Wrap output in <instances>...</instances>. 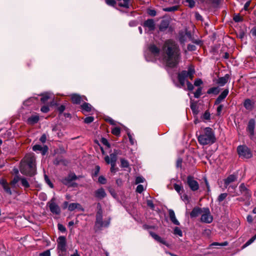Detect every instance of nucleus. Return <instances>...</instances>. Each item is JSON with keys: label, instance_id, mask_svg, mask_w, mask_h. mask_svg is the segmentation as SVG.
Returning a JSON list of instances; mask_svg holds the SVG:
<instances>
[{"label": "nucleus", "instance_id": "1", "mask_svg": "<svg viewBox=\"0 0 256 256\" xmlns=\"http://www.w3.org/2000/svg\"><path fill=\"white\" fill-rule=\"evenodd\" d=\"M147 61L158 60L170 68L176 66L180 60V52L178 45L172 40L165 42L162 50L154 44H150L148 52L145 54Z\"/></svg>", "mask_w": 256, "mask_h": 256}, {"label": "nucleus", "instance_id": "2", "mask_svg": "<svg viewBox=\"0 0 256 256\" xmlns=\"http://www.w3.org/2000/svg\"><path fill=\"white\" fill-rule=\"evenodd\" d=\"M20 170L22 174L29 176L36 174L35 158L32 154L25 156L21 162Z\"/></svg>", "mask_w": 256, "mask_h": 256}, {"label": "nucleus", "instance_id": "3", "mask_svg": "<svg viewBox=\"0 0 256 256\" xmlns=\"http://www.w3.org/2000/svg\"><path fill=\"white\" fill-rule=\"evenodd\" d=\"M198 141L202 145H206L215 142L214 132L210 128H204L198 136Z\"/></svg>", "mask_w": 256, "mask_h": 256}, {"label": "nucleus", "instance_id": "4", "mask_svg": "<svg viewBox=\"0 0 256 256\" xmlns=\"http://www.w3.org/2000/svg\"><path fill=\"white\" fill-rule=\"evenodd\" d=\"M194 73L195 71L194 68L193 66H190L188 70H183L178 74V80L182 86H184L186 78H189L192 80L194 77Z\"/></svg>", "mask_w": 256, "mask_h": 256}, {"label": "nucleus", "instance_id": "5", "mask_svg": "<svg viewBox=\"0 0 256 256\" xmlns=\"http://www.w3.org/2000/svg\"><path fill=\"white\" fill-rule=\"evenodd\" d=\"M239 156L244 158H249L252 157V154L249 148L245 146H240L237 148Z\"/></svg>", "mask_w": 256, "mask_h": 256}, {"label": "nucleus", "instance_id": "6", "mask_svg": "<svg viewBox=\"0 0 256 256\" xmlns=\"http://www.w3.org/2000/svg\"><path fill=\"white\" fill-rule=\"evenodd\" d=\"M213 218L208 208H203L202 213L201 221L204 223L210 224L212 222Z\"/></svg>", "mask_w": 256, "mask_h": 256}, {"label": "nucleus", "instance_id": "7", "mask_svg": "<svg viewBox=\"0 0 256 256\" xmlns=\"http://www.w3.org/2000/svg\"><path fill=\"white\" fill-rule=\"evenodd\" d=\"M58 249L60 255H62L66 251V240L64 236H60L58 240Z\"/></svg>", "mask_w": 256, "mask_h": 256}, {"label": "nucleus", "instance_id": "8", "mask_svg": "<svg viewBox=\"0 0 256 256\" xmlns=\"http://www.w3.org/2000/svg\"><path fill=\"white\" fill-rule=\"evenodd\" d=\"M120 154L119 150H114V152L110 154V156H106L104 158V160L107 164H116L118 155Z\"/></svg>", "mask_w": 256, "mask_h": 256}, {"label": "nucleus", "instance_id": "9", "mask_svg": "<svg viewBox=\"0 0 256 256\" xmlns=\"http://www.w3.org/2000/svg\"><path fill=\"white\" fill-rule=\"evenodd\" d=\"M187 184L190 190L192 191H196L199 188L198 183L192 176H188Z\"/></svg>", "mask_w": 256, "mask_h": 256}, {"label": "nucleus", "instance_id": "10", "mask_svg": "<svg viewBox=\"0 0 256 256\" xmlns=\"http://www.w3.org/2000/svg\"><path fill=\"white\" fill-rule=\"evenodd\" d=\"M49 208L50 212L54 214H60V210L54 201L52 200L48 202Z\"/></svg>", "mask_w": 256, "mask_h": 256}, {"label": "nucleus", "instance_id": "11", "mask_svg": "<svg viewBox=\"0 0 256 256\" xmlns=\"http://www.w3.org/2000/svg\"><path fill=\"white\" fill-rule=\"evenodd\" d=\"M238 177L234 174L229 176L226 178L224 180V186L227 188L229 185L234 183L237 181Z\"/></svg>", "mask_w": 256, "mask_h": 256}, {"label": "nucleus", "instance_id": "12", "mask_svg": "<svg viewBox=\"0 0 256 256\" xmlns=\"http://www.w3.org/2000/svg\"><path fill=\"white\" fill-rule=\"evenodd\" d=\"M110 224L108 220L103 221L101 216L97 214V229L107 227Z\"/></svg>", "mask_w": 256, "mask_h": 256}, {"label": "nucleus", "instance_id": "13", "mask_svg": "<svg viewBox=\"0 0 256 256\" xmlns=\"http://www.w3.org/2000/svg\"><path fill=\"white\" fill-rule=\"evenodd\" d=\"M71 100L74 104H80L84 100H86L84 96H80L77 94H72L70 96Z\"/></svg>", "mask_w": 256, "mask_h": 256}, {"label": "nucleus", "instance_id": "14", "mask_svg": "<svg viewBox=\"0 0 256 256\" xmlns=\"http://www.w3.org/2000/svg\"><path fill=\"white\" fill-rule=\"evenodd\" d=\"M143 26L148 28L150 31H152L155 28V23L152 19H148L144 22Z\"/></svg>", "mask_w": 256, "mask_h": 256}, {"label": "nucleus", "instance_id": "15", "mask_svg": "<svg viewBox=\"0 0 256 256\" xmlns=\"http://www.w3.org/2000/svg\"><path fill=\"white\" fill-rule=\"evenodd\" d=\"M76 179V176L74 174H70L67 177L62 180V182L66 185L70 186L72 181Z\"/></svg>", "mask_w": 256, "mask_h": 256}, {"label": "nucleus", "instance_id": "16", "mask_svg": "<svg viewBox=\"0 0 256 256\" xmlns=\"http://www.w3.org/2000/svg\"><path fill=\"white\" fill-rule=\"evenodd\" d=\"M240 192V194L244 196L246 198H248L250 196L251 194L249 191V190L246 186L245 184L242 183L240 184L239 186Z\"/></svg>", "mask_w": 256, "mask_h": 256}, {"label": "nucleus", "instance_id": "17", "mask_svg": "<svg viewBox=\"0 0 256 256\" xmlns=\"http://www.w3.org/2000/svg\"><path fill=\"white\" fill-rule=\"evenodd\" d=\"M229 90L228 89H225L218 96L215 101V104H220L228 96Z\"/></svg>", "mask_w": 256, "mask_h": 256}, {"label": "nucleus", "instance_id": "18", "mask_svg": "<svg viewBox=\"0 0 256 256\" xmlns=\"http://www.w3.org/2000/svg\"><path fill=\"white\" fill-rule=\"evenodd\" d=\"M254 127H255L254 120V119L250 120L248 122V124L247 130L249 132L251 136H252L254 135Z\"/></svg>", "mask_w": 256, "mask_h": 256}, {"label": "nucleus", "instance_id": "19", "mask_svg": "<svg viewBox=\"0 0 256 256\" xmlns=\"http://www.w3.org/2000/svg\"><path fill=\"white\" fill-rule=\"evenodd\" d=\"M32 150L35 152L40 151L42 152V155H44L48 150V148L46 146L42 147L40 145L36 144L33 146Z\"/></svg>", "mask_w": 256, "mask_h": 256}, {"label": "nucleus", "instance_id": "20", "mask_svg": "<svg viewBox=\"0 0 256 256\" xmlns=\"http://www.w3.org/2000/svg\"><path fill=\"white\" fill-rule=\"evenodd\" d=\"M0 184L2 186L4 190L6 192L9 194H12L10 188L6 180L4 179H1L0 180Z\"/></svg>", "mask_w": 256, "mask_h": 256}, {"label": "nucleus", "instance_id": "21", "mask_svg": "<svg viewBox=\"0 0 256 256\" xmlns=\"http://www.w3.org/2000/svg\"><path fill=\"white\" fill-rule=\"evenodd\" d=\"M150 234L157 242L168 246L166 242L156 234L150 232Z\"/></svg>", "mask_w": 256, "mask_h": 256}, {"label": "nucleus", "instance_id": "22", "mask_svg": "<svg viewBox=\"0 0 256 256\" xmlns=\"http://www.w3.org/2000/svg\"><path fill=\"white\" fill-rule=\"evenodd\" d=\"M229 78L228 74H226L224 76L218 78L217 83L220 86H223L228 82Z\"/></svg>", "mask_w": 256, "mask_h": 256}, {"label": "nucleus", "instance_id": "23", "mask_svg": "<svg viewBox=\"0 0 256 256\" xmlns=\"http://www.w3.org/2000/svg\"><path fill=\"white\" fill-rule=\"evenodd\" d=\"M203 211V209H201L198 207H196L194 208L192 210L190 214V216L191 218H196L198 216L199 214H202Z\"/></svg>", "mask_w": 256, "mask_h": 256}, {"label": "nucleus", "instance_id": "24", "mask_svg": "<svg viewBox=\"0 0 256 256\" xmlns=\"http://www.w3.org/2000/svg\"><path fill=\"white\" fill-rule=\"evenodd\" d=\"M81 108L84 113L90 112L92 110V106L88 103L84 102L81 105Z\"/></svg>", "mask_w": 256, "mask_h": 256}, {"label": "nucleus", "instance_id": "25", "mask_svg": "<svg viewBox=\"0 0 256 256\" xmlns=\"http://www.w3.org/2000/svg\"><path fill=\"white\" fill-rule=\"evenodd\" d=\"M168 213H169L170 218L171 221L174 224L179 225L180 224V222H178V221L176 218V217L174 211L173 210H168Z\"/></svg>", "mask_w": 256, "mask_h": 256}, {"label": "nucleus", "instance_id": "26", "mask_svg": "<svg viewBox=\"0 0 256 256\" xmlns=\"http://www.w3.org/2000/svg\"><path fill=\"white\" fill-rule=\"evenodd\" d=\"M54 97L53 95L50 93H45L42 94V97L41 98V101L44 103L48 101V99L53 100Z\"/></svg>", "mask_w": 256, "mask_h": 256}, {"label": "nucleus", "instance_id": "27", "mask_svg": "<svg viewBox=\"0 0 256 256\" xmlns=\"http://www.w3.org/2000/svg\"><path fill=\"white\" fill-rule=\"evenodd\" d=\"M131 0H117L118 4L120 6L124 8H128Z\"/></svg>", "mask_w": 256, "mask_h": 256}, {"label": "nucleus", "instance_id": "28", "mask_svg": "<svg viewBox=\"0 0 256 256\" xmlns=\"http://www.w3.org/2000/svg\"><path fill=\"white\" fill-rule=\"evenodd\" d=\"M101 142L102 144L104 145V148L106 149V148H110V144L108 141V140L105 138H102V140H101ZM100 146V149H101V150H102V152L103 154H104V146Z\"/></svg>", "mask_w": 256, "mask_h": 256}, {"label": "nucleus", "instance_id": "29", "mask_svg": "<svg viewBox=\"0 0 256 256\" xmlns=\"http://www.w3.org/2000/svg\"><path fill=\"white\" fill-rule=\"evenodd\" d=\"M39 120V116L37 115L32 116L28 119V123L30 124H33L36 123Z\"/></svg>", "mask_w": 256, "mask_h": 256}, {"label": "nucleus", "instance_id": "30", "mask_svg": "<svg viewBox=\"0 0 256 256\" xmlns=\"http://www.w3.org/2000/svg\"><path fill=\"white\" fill-rule=\"evenodd\" d=\"M244 106L248 110H251L253 108L254 103L249 99H247L244 102Z\"/></svg>", "mask_w": 256, "mask_h": 256}, {"label": "nucleus", "instance_id": "31", "mask_svg": "<svg viewBox=\"0 0 256 256\" xmlns=\"http://www.w3.org/2000/svg\"><path fill=\"white\" fill-rule=\"evenodd\" d=\"M220 92V88L218 87H213L210 88L208 92L207 93L208 94H217Z\"/></svg>", "mask_w": 256, "mask_h": 256}, {"label": "nucleus", "instance_id": "32", "mask_svg": "<svg viewBox=\"0 0 256 256\" xmlns=\"http://www.w3.org/2000/svg\"><path fill=\"white\" fill-rule=\"evenodd\" d=\"M106 196V194L102 188L97 190V198H103Z\"/></svg>", "mask_w": 256, "mask_h": 256}, {"label": "nucleus", "instance_id": "33", "mask_svg": "<svg viewBox=\"0 0 256 256\" xmlns=\"http://www.w3.org/2000/svg\"><path fill=\"white\" fill-rule=\"evenodd\" d=\"M20 182H21L22 185L25 188H27L30 187V184L26 178H20Z\"/></svg>", "mask_w": 256, "mask_h": 256}, {"label": "nucleus", "instance_id": "34", "mask_svg": "<svg viewBox=\"0 0 256 256\" xmlns=\"http://www.w3.org/2000/svg\"><path fill=\"white\" fill-rule=\"evenodd\" d=\"M112 133L116 136H120V128L118 127H114L112 129Z\"/></svg>", "mask_w": 256, "mask_h": 256}, {"label": "nucleus", "instance_id": "35", "mask_svg": "<svg viewBox=\"0 0 256 256\" xmlns=\"http://www.w3.org/2000/svg\"><path fill=\"white\" fill-rule=\"evenodd\" d=\"M236 187H237V184H235L233 183V184H232L230 185H229L227 188L228 189V190L230 192H234Z\"/></svg>", "mask_w": 256, "mask_h": 256}, {"label": "nucleus", "instance_id": "36", "mask_svg": "<svg viewBox=\"0 0 256 256\" xmlns=\"http://www.w3.org/2000/svg\"><path fill=\"white\" fill-rule=\"evenodd\" d=\"M256 239V234L252 236L251 238H250L246 242L244 245L243 248H244L252 244Z\"/></svg>", "mask_w": 256, "mask_h": 256}, {"label": "nucleus", "instance_id": "37", "mask_svg": "<svg viewBox=\"0 0 256 256\" xmlns=\"http://www.w3.org/2000/svg\"><path fill=\"white\" fill-rule=\"evenodd\" d=\"M202 88H198L197 90L194 92V96L196 98H198L202 94Z\"/></svg>", "mask_w": 256, "mask_h": 256}, {"label": "nucleus", "instance_id": "38", "mask_svg": "<svg viewBox=\"0 0 256 256\" xmlns=\"http://www.w3.org/2000/svg\"><path fill=\"white\" fill-rule=\"evenodd\" d=\"M121 162V166L124 168H128L129 166V164L128 160H124V159H121L120 160Z\"/></svg>", "mask_w": 256, "mask_h": 256}, {"label": "nucleus", "instance_id": "39", "mask_svg": "<svg viewBox=\"0 0 256 256\" xmlns=\"http://www.w3.org/2000/svg\"><path fill=\"white\" fill-rule=\"evenodd\" d=\"M228 194L226 193L221 194L218 197V200L219 202H221L224 200L227 196Z\"/></svg>", "mask_w": 256, "mask_h": 256}, {"label": "nucleus", "instance_id": "40", "mask_svg": "<svg viewBox=\"0 0 256 256\" xmlns=\"http://www.w3.org/2000/svg\"><path fill=\"white\" fill-rule=\"evenodd\" d=\"M174 234L182 236V232L180 229L178 227H176L174 229Z\"/></svg>", "mask_w": 256, "mask_h": 256}, {"label": "nucleus", "instance_id": "41", "mask_svg": "<svg viewBox=\"0 0 256 256\" xmlns=\"http://www.w3.org/2000/svg\"><path fill=\"white\" fill-rule=\"evenodd\" d=\"M106 4L112 6H115L116 4V2L115 0H106Z\"/></svg>", "mask_w": 256, "mask_h": 256}, {"label": "nucleus", "instance_id": "42", "mask_svg": "<svg viewBox=\"0 0 256 256\" xmlns=\"http://www.w3.org/2000/svg\"><path fill=\"white\" fill-rule=\"evenodd\" d=\"M20 178H20L18 176H16L13 179V180L12 181L11 184L13 186H15V184L17 182H18L19 181H20Z\"/></svg>", "mask_w": 256, "mask_h": 256}, {"label": "nucleus", "instance_id": "43", "mask_svg": "<svg viewBox=\"0 0 256 256\" xmlns=\"http://www.w3.org/2000/svg\"><path fill=\"white\" fill-rule=\"evenodd\" d=\"M174 190L179 194H180V192L182 190L183 187L179 184H174Z\"/></svg>", "mask_w": 256, "mask_h": 256}, {"label": "nucleus", "instance_id": "44", "mask_svg": "<svg viewBox=\"0 0 256 256\" xmlns=\"http://www.w3.org/2000/svg\"><path fill=\"white\" fill-rule=\"evenodd\" d=\"M77 203H72L70 204L68 206V209L70 211H73L76 210Z\"/></svg>", "mask_w": 256, "mask_h": 256}, {"label": "nucleus", "instance_id": "45", "mask_svg": "<svg viewBox=\"0 0 256 256\" xmlns=\"http://www.w3.org/2000/svg\"><path fill=\"white\" fill-rule=\"evenodd\" d=\"M98 182L101 184H105L106 182V179L104 176H100L98 178Z\"/></svg>", "mask_w": 256, "mask_h": 256}, {"label": "nucleus", "instance_id": "46", "mask_svg": "<svg viewBox=\"0 0 256 256\" xmlns=\"http://www.w3.org/2000/svg\"><path fill=\"white\" fill-rule=\"evenodd\" d=\"M178 6H173L169 8H166L164 10L166 12H174L178 10Z\"/></svg>", "mask_w": 256, "mask_h": 256}, {"label": "nucleus", "instance_id": "47", "mask_svg": "<svg viewBox=\"0 0 256 256\" xmlns=\"http://www.w3.org/2000/svg\"><path fill=\"white\" fill-rule=\"evenodd\" d=\"M210 114L208 111H206L202 116V118L205 120H210Z\"/></svg>", "mask_w": 256, "mask_h": 256}, {"label": "nucleus", "instance_id": "48", "mask_svg": "<svg viewBox=\"0 0 256 256\" xmlns=\"http://www.w3.org/2000/svg\"><path fill=\"white\" fill-rule=\"evenodd\" d=\"M146 204L151 209L154 210V205L153 204V202L150 200H146Z\"/></svg>", "mask_w": 256, "mask_h": 256}, {"label": "nucleus", "instance_id": "49", "mask_svg": "<svg viewBox=\"0 0 256 256\" xmlns=\"http://www.w3.org/2000/svg\"><path fill=\"white\" fill-rule=\"evenodd\" d=\"M144 178L142 176H138L136 179V184L144 182Z\"/></svg>", "mask_w": 256, "mask_h": 256}, {"label": "nucleus", "instance_id": "50", "mask_svg": "<svg viewBox=\"0 0 256 256\" xmlns=\"http://www.w3.org/2000/svg\"><path fill=\"white\" fill-rule=\"evenodd\" d=\"M94 120V118L93 116H88L85 118L84 122L85 123L90 124L93 122Z\"/></svg>", "mask_w": 256, "mask_h": 256}, {"label": "nucleus", "instance_id": "51", "mask_svg": "<svg viewBox=\"0 0 256 256\" xmlns=\"http://www.w3.org/2000/svg\"><path fill=\"white\" fill-rule=\"evenodd\" d=\"M44 180L46 182V183L51 188H53V184H52L50 180V179L48 178V176L46 175L44 176Z\"/></svg>", "mask_w": 256, "mask_h": 256}, {"label": "nucleus", "instance_id": "52", "mask_svg": "<svg viewBox=\"0 0 256 256\" xmlns=\"http://www.w3.org/2000/svg\"><path fill=\"white\" fill-rule=\"evenodd\" d=\"M106 120L108 122L112 125H116V122L110 117H108L106 118Z\"/></svg>", "mask_w": 256, "mask_h": 256}, {"label": "nucleus", "instance_id": "53", "mask_svg": "<svg viewBox=\"0 0 256 256\" xmlns=\"http://www.w3.org/2000/svg\"><path fill=\"white\" fill-rule=\"evenodd\" d=\"M190 108L194 113L196 114H198V110L196 107V104H190Z\"/></svg>", "mask_w": 256, "mask_h": 256}, {"label": "nucleus", "instance_id": "54", "mask_svg": "<svg viewBox=\"0 0 256 256\" xmlns=\"http://www.w3.org/2000/svg\"><path fill=\"white\" fill-rule=\"evenodd\" d=\"M128 136L129 140H130V144L132 145H134L135 144L136 141H135L134 139L133 138L132 135L130 132H128Z\"/></svg>", "mask_w": 256, "mask_h": 256}, {"label": "nucleus", "instance_id": "55", "mask_svg": "<svg viewBox=\"0 0 256 256\" xmlns=\"http://www.w3.org/2000/svg\"><path fill=\"white\" fill-rule=\"evenodd\" d=\"M144 186L142 185L139 184L137 186L136 190V192L140 194L141 192H142L144 191Z\"/></svg>", "mask_w": 256, "mask_h": 256}, {"label": "nucleus", "instance_id": "56", "mask_svg": "<svg viewBox=\"0 0 256 256\" xmlns=\"http://www.w3.org/2000/svg\"><path fill=\"white\" fill-rule=\"evenodd\" d=\"M202 84V81L200 78L196 79L194 80V84L196 86H200Z\"/></svg>", "mask_w": 256, "mask_h": 256}, {"label": "nucleus", "instance_id": "57", "mask_svg": "<svg viewBox=\"0 0 256 256\" xmlns=\"http://www.w3.org/2000/svg\"><path fill=\"white\" fill-rule=\"evenodd\" d=\"M186 2L188 4L190 8H192L195 5V2L194 0H186Z\"/></svg>", "mask_w": 256, "mask_h": 256}, {"label": "nucleus", "instance_id": "58", "mask_svg": "<svg viewBox=\"0 0 256 256\" xmlns=\"http://www.w3.org/2000/svg\"><path fill=\"white\" fill-rule=\"evenodd\" d=\"M186 85H187V88L188 90H194V86L192 84H191L190 82L186 81Z\"/></svg>", "mask_w": 256, "mask_h": 256}, {"label": "nucleus", "instance_id": "59", "mask_svg": "<svg viewBox=\"0 0 256 256\" xmlns=\"http://www.w3.org/2000/svg\"><path fill=\"white\" fill-rule=\"evenodd\" d=\"M58 229L62 232H65L66 229L65 227L62 224H58Z\"/></svg>", "mask_w": 256, "mask_h": 256}, {"label": "nucleus", "instance_id": "60", "mask_svg": "<svg viewBox=\"0 0 256 256\" xmlns=\"http://www.w3.org/2000/svg\"><path fill=\"white\" fill-rule=\"evenodd\" d=\"M49 107L48 106H44L42 107L41 111L43 112L46 113L49 111Z\"/></svg>", "mask_w": 256, "mask_h": 256}, {"label": "nucleus", "instance_id": "61", "mask_svg": "<svg viewBox=\"0 0 256 256\" xmlns=\"http://www.w3.org/2000/svg\"><path fill=\"white\" fill-rule=\"evenodd\" d=\"M40 256H50V250H47L40 254Z\"/></svg>", "mask_w": 256, "mask_h": 256}, {"label": "nucleus", "instance_id": "62", "mask_svg": "<svg viewBox=\"0 0 256 256\" xmlns=\"http://www.w3.org/2000/svg\"><path fill=\"white\" fill-rule=\"evenodd\" d=\"M233 19L236 22H240L242 20V18L239 15L234 16Z\"/></svg>", "mask_w": 256, "mask_h": 256}, {"label": "nucleus", "instance_id": "63", "mask_svg": "<svg viewBox=\"0 0 256 256\" xmlns=\"http://www.w3.org/2000/svg\"><path fill=\"white\" fill-rule=\"evenodd\" d=\"M148 13L149 15L151 16H155L156 15V12L154 10H148Z\"/></svg>", "mask_w": 256, "mask_h": 256}, {"label": "nucleus", "instance_id": "64", "mask_svg": "<svg viewBox=\"0 0 256 256\" xmlns=\"http://www.w3.org/2000/svg\"><path fill=\"white\" fill-rule=\"evenodd\" d=\"M188 50L193 51L196 50V47L194 44H189L188 46Z\"/></svg>", "mask_w": 256, "mask_h": 256}]
</instances>
